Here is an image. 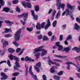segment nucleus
<instances>
[{
    "label": "nucleus",
    "instance_id": "obj_1",
    "mask_svg": "<svg viewBox=\"0 0 80 80\" xmlns=\"http://www.w3.org/2000/svg\"><path fill=\"white\" fill-rule=\"evenodd\" d=\"M8 57L11 60H13V59L16 60V62L15 63V65L14 66V68L15 70H18V68H20V65L18 63L19 62V59L15 56H13L12 54H10L8 56Z\"/></svg>",
    "mask_w": 80,
    "mask_h": 80
},
{
    "label": "nucleus",
    "instance_id": "obj_2",
    "mask_svg": "<svg viewBox=\"0 0 80 80\" xmlns=\"http://www.w3.org/2000/svg\"><path fill=\"white\" fill-rule=\"evenodd\" d=\"M67 7L68 8H66L65 11L66 16L70 15L71 14H72V12H73L75 10V6H71V5L69 3L67 4Z\"/></svg>",
    "mask_w": 80,
    "mask_h": 80
},
{
    "label": "nucleus",
    "instance_id": "obj_3",
    "mask_svg": "<svg viewBox=\"0 0 80 80\" xmlns=\"http://www.w3.org/2000/svg\"><path fill=\"white\" fill-rule=\"evenodd\" d=\"M43 47L42 46H40L37 48L35 49L34 50V53H35L37 52H42L41 53V56L43 57L44 55H45L47 53V51L43 49Z\"/></svg>",
    "mask_w": 80,
    "mask_h": 80
},
{
    "label": "nucleus",
    "instance_id": "obj_4",
    "mask_svg": "<svg viewBox=\"0 0 80 80\" xmlns=\"http://www.w3.org/2000/svg\"><path fill=\"white\" fill-rule=\"evenodd\" d=\"M28 15V12H26V13H23L21 15H18V18H22L23 17V20L24 22H23V21L22 20H21L20 21V22H21L23 25H25V24L26 23L25 21H26V20H27V19Z\"/></svg>",
    "mask_w": 80,
    "mask_h": 80
},
{
    "label": "nucleus",
    "instance_id": "obj_5",
    "mask_svg": "<svg viewBox=\"0 0 80 80\" xmlns=\"http://www.w3.org/2000/svg\"><path fill=\"white\" fill-rule=\"evenodd\" d=\"M24 28H25V27H22V28H20L17 31V32L15 34V41H18L20 40V37L22 30V29H24Z\"/></svg>",
    "mask_w": 80,
    "mask_h": 80
},
{
    "label": "nucleus",
    "instance_id": "obj_6",
    "mask_svg": "<svg viewBox=\"0 0 80 80\" xmlns=\"http://www.w3.org/2000/svg\"><path fill=\"white\" fill-rule=\"evenodd\" d=\"M21 4H22L24 8H27V7H28V8H32L31 4L30 3L27 2H22Z\"/></svg>",
    "mask_w": 80,
    "mask_h": 80
},
{
    "label": "nucleus",
    "instance_id": "obj_7",
    "mask_svg": "<svg viewBox=\"0 0 80 80\" xmlns=\"http://www.w3.org/2000/svg\"><path fill=\"white\" fill-rule=\"evenodd\" d=\"M45 25V22H43L41 24L40 27V23L38 22L37 25L36 26V28L37 30H40L41 28H44Z\"/></svg>",
    "mask_w": 80,
    "mask_h": 80
},
{
    "label": "nucleus",
    "instance_id": "obj_8",
    "mask_svg": "<svg viewBox=\"0 0 80 80\" xmlns=\"http://www.w3.org/2000/svg\"><path fill=\"white\" fill-rule=\"evenodd\" d=\"M66 63V64H67L68 65V66L67 67V69H68V70H70V64H72L73 65L76 67H77L76 65L75 64L73 63H72V62H71L70 61Z\"/></svg>",
    "mask_w": 80,
    "mask_h": 80
},
{
    "label": "nucleus",
    "instance_id": "obj_9",
    "mask_svg": "<svg viewBox=\"0 0 80 80\" xmlns=\"http://www.w3.org/2000/svg\"><path fill=\"white\" fill-rule=\"evenodd\" d=\"M50 25H51L50 21V19H48L47 21V24L45 27V30H47V29L48 28V27H50Z\"/></svg>",
    "mask_w": 80,
    "mask_h": 80
},
{
    "label": "nucleus",
    "instance_id": "obj_10",
    "mask_svg": "<svg viewBox=\"0 0 80 80\" xmlns=\"http://www.w3.org/2000/svg\"><path fill=\"white\" fill-rule=\"evenodd\" d=\"M1 75L2 77H3L1 78V80H5V79L7 78V76L3 72H2Z\"/></svg>",
    "mask_w": 80,
    "mask_h": 80
},
{
    "label": "nucleus",
    "instance_id": "obj_11",
    "mask_svg": "<svg viewBox=\"0 0 80 80\" xmlns=\"http://www.w3.org/2000/svg\"><path fill=\"white\" fill-rule=\"evenodd\" d=\"M74 28L78 32L80 31V27L77 23H75L74 26Z\"/></svg>",
    "mask_w": 80,
    "mask_h": 80
},
{
    "label": "nucleus",
    "instance_id": "obj_12",
    "mask_svg": "<svg viewBox=\"0 0 80 80\" xmlns=\"http://www.w3.org/2000/svg\"><path fill=\"white\" fill-rule=\"evenodd\" d=\"M10 10V9L8 7H5L2 10V12H5L7 13H8Z\"/></svg>",
    "mask_w": 80,
    "mask_h": 80
},
{
    "label": "nucleus",
    "instance_id": "obj_13",
    "mask_svg": "<svg viewBox=\"0 0 80 80\" xmlns=\"http://www.w3.org/2000/svg\"><path fill=\"white\" fill-rule=\"evenodd\" d=\"M72 50H75L76 51L77 53H80V46L79 47V48H77V47H74Z\"/></svg>",
    "mask_w": 80,
    "mask_h": 80
},
{
    "label": "nucleus",
    "instance_id": "obj_14",
    "mask_svg": "<svg viewBox=\"0 0 80 80\" xmlns=\"http://www.w3.org/2000/svg\"><path fill=\"white\" fill-rule=\"evenodd\" d=\"M3 0H0V9L2 8V6L3 7L5 5V2Z\"/></svg>",
    "mask_w": 80,
    "mask_h": 80
},
{
    "label": "nucleus",
    "instance_id": "obj_15",
    "mask_svg": "<svg viewBox=\"0 0 80 80\" xmlns=\"http://www.w3.org/2000/svg\"><path fill=\"white\" fill-rule=\"evenodd\" d=\"M34 8L36 12H38L39 11V10L40 9V7H39V5H38L35 6H34Z\"/></svg>",
    "mask_w": 80,
    "mask_h": 80
},
{
    "label": "nucleus",
    "instance_id": "obj_16",
    "mask_svg": "<svg viewBox=\"0 0 80 80\" xmlns=\"http://www.w3.org/2000/svg\"><path fill=\"white\" fill-rule=\"evenodd\" d=\"M7 45H8V42L5 41L3 42V48H5V47H7Z\"/></svg>",
    "mask_w": 80,
    "mask_h": 80
},
{
    "label": "nucleus",
    "instance_id": "obj_17",
    "mask_svg": "<svg viewBox=\"0 0 80 80\" xmlns=\"http://www.w3.org/2000/svg\"><path fill=\"white\" fill-rule=\"evenodd\" d=\"M62 52H68L70 51V48L69 47H67L64 48L63 50H62Z\"/></svg>",
    "mask_w": 80,
    "mask_h": 80
},
{
    "label": "nucleus",
    "instance_id": "obj_18",
    "mask_svg": "<svg viewBox=\"0 0 80 80\" xmlns=\"http://www.w3.org/2000/svg\"><path fill=\"white\" fill-rule=\"evenodd\" d=\"M8 51L10 53H13L15 52V50L11 48H9L8 49Z\"/></svg>",
    "mask_w": 80,
    "mask_h": 80
},
{
    "label": "nucleus",
    "instance_id": "obj_19",
    "mask_svg": "<svg viewBox=\"0 0 80 80\" xmlns=\"http://www.w3.org/2000/svg\"><path fill=\"white\" fill-rule=\"evenodd\" d=\"M57 13L56 10H54L52 14V16L51 17V20H53L54 19V17H55V15Z\"/></svg>",
    "mask_w": 80,
    "mask_h": 80
},
{
    "label": "nucleus",
    "instance_id": "obj_20",
    "mask_svg": "<svg viewBox=\"0 0 80 80\" xmlns=\"http://www.w3.org/2000/svg\"><path fill=\"white\" fill-rule=\"evenodd\" d=\"M55 57H58V58H67V56H61L60 55H55Z\"/></svg>",
    "mask_w": 80,
    "mask_h": 80
},
{
    "label": "nucleus",
    "instance_id": "obj_21",
    "mask_svg": "<svg viewBox=\"0 0 80 80\" xmlns=\"http://www.w3.org/2000/svg\"><path fill=\"white\" fill-rule=\"evenodd\" d=\"M49 39H48V38L46 36L44 35L43 37V40L44 42L45 41H48V40H49Z\"/></svg>",
    "mask_w": 80,
    "mask_h": 80
},
{
    "label": "nucleus",
    "instance_id": "obj_22",
    "mask_svg": "<svg viewBox=\"0 0 80 80\" xmlns=\"http://www.w3.org/2000/svg\"><path fill=\"white\" fill-rule=\"evenodd\" d=\"M72 39V35L70 34L69 35L68 37L66 38V40L67 41H68V40H71V39Z\"/></svg>",
    "mask_w": 80,
    "mask_h": 80
},
{
    "label": "nucleus",
    "instance_id": "obj_23",
    "mask_svg": "<svg viewBox=\"0 0 80 80\" xmlns=\"http://www.w3.org/2000/svg\"><path fill=\"white\" fill-rule=\"evenodd\" d=\"M50 72L52 73H54L55 72V68H54L53 66H52V68H51Z\"/></svg>",
    "mask_w": 80,
    "mask_h": 80
},
{
    "label": "nucleus",
    "instance_id": "obj_24",
    "mask_svg": "<svg viewBox=\"0 0 80 80\" xmlns=\"http://www.w3.org/2000/svg\"><path fill=\"white\" fill-rule=\"evenodd\" d=\"M53 77L55 80H60V77L59 76H58L55 75Z\"/></svg>",
    "mask_w": 80,
    "mask_h": 80
},
{
    "label": "nucleus",
    "instance_id": "obj_25",
    "mask_svg": "<svg viewBox=\"0 0 80 80\" xmlns=\"http://www.w3.org/2000/svg\"><path fill=\"white\" fill-rule=\"evenodd\" d=\"M32 16L33 19H34V20H38V15H34V16Z\"/></svg>",
    "mask_w": 80,
    "mask_h": 80
},
{
    "label": "nucleus",
    "instance_id": "obj_26",
    "mask_svg": "<svg viewBox=\"0 0 80 80\" xmlns=\"http://www.w3.org/2000/svg\"><path fill=\"white\" fill-rule=\"evenodd\" d=\"M63 74V71L61 70L58 73V75H62Z\"/></svg>",
    "mask_w": 80,
    "mask_h": 80
},
{
    "label": "nucleus",
    "instance_id": "obj_27",
    "mask_svg": "<svg viewBox=\"0 0 80 80\" xmlns=\"http://www.w3.org/2000/svg\"><path fill=\"white\" fill-rule=\"evenodd\" d=\"M57 23V21L56 20L53 22L52 23V25L53 27H55Z\"/></svg>",
    "mask_w": 80,
    "mask_h": 80
},
{
    "label": "nucleus",
    "instance_id": "obj_28",
    "mask_svg": "<svg viewBox=\"0 0 80 80\" xmlns=\"http://www.w3.org/2000/svg\"><path fill=\"white\" fill-rule=\"evenodd\" d=\"M35 70L37 71V72L39 73L40 72V69L39 68H38L36 66L34 67Z\"/></svg>",
    "mask_w": 80,
    "mask_h": 80
},
{
    "label": "nucleus",
    "instance_id": "obj_29",
    "mask_svg": "<svg viewBox=\"0 0 80 80\" xmlns=\"http://www.w3.org/2000/svg\"><path fill=\"white\" fill-rule=\"evenodd\" d=\"M48 64L50 66H51V63L52 64V65H53V62L52 61L49 60L48 61Z\"/></svg>",
    "mask_w": 80,
    "mask_h": 80
},
{
    "label": "nucleus",
    "instance_id": "obj_30",
    "mask_svg": "<svg viewBox=\"0 0 80 80\" xmlns=\"http://www.w3.org/2000/svg\"><path fill=\"white\" fill-rule=\"evenodd\" d=\"M16 12H18V13L20 12V9L19 8V7H18V6H17L16 7Z\"/></svg>",
    "mask_w": 80,
    "mask_h": 80
},
{
    "label": "nucleus",
    "instance_id": "obj_31",
    "mask_svg": "<svg viewBox=\"0 0 80 80\" xmlns=\"http://www.w3.org/2000/svg\"><path fill=\"white\" fill-rule=\"evenodd\" d=\"M26 30H27V31H28V32H32V31L33 30V28H26Z\"/></svg>",
    "mask_w": 80,
    "mask_h": 80
},
{
    "label": "nucleus",
    "instance_id": "obj_32",
    "mask_svg": "<svg viewBox=\"0 0 80 80\" xmlns=\"http://www.w3.org/2000/svg\"><path fill=\"white\" fill-rule=\"evenodd\" d=\"M5 22L6 23H8V24H13V22H11L9 21H5Z\"/></svg>",
    "mask_w": 80,
    "mask_h": 80
},
{
    "label": "nucleus",
    "instance_id": "obj_33",
    "mask_svg": "<svg viewBox=\"0 0 80 80\" xmlns=\"http://www.w3.org/2000/svg\"><path fill=\"white\" fill-rule=\"evenodd\" d=\"M18 3V1L17 0H14L12 2L13 4H17Z\"/></svg>",
    "mask_w": 80,
    "mask_h": 80
},
{
    "label": "nucleus",
    "instance_id": "obj_34",
    "mask_svg": "<svg viewBox=\"0 0 80 80\" xmlns=\"http://www.w3.org/2000/svg\"><path fill=\"white\" fill-rule=\"evenodd\" d=\"M61 13L60 11L59 10L57 14L56 17H59L60 16Z\"/></svg>",
    "mask_w": 80,
    "mask_h": 80
},
{
    "label": "nucleus",
    "instance_id": "obj_35",
    "mask_svg": "<svg viewBox=\"0 0 80 80\" xmlns=\"http://www.w3.org/2000/svg\"><path fill=\"white\" fill-rule=\"evenodd\" d=\"M12 35H11L10 34H5V35H4V37H7V38H8V37H12Z\"/></svg>",
    "mask_w": 80,
    "mask_h": 80
},
{
    "label": "nucleus",
    "instance_id": "obj_36",
    "mask_svg": "<svg viewBox=\"0 0 80 80\" xmlns=\"http://www.w3.org/2000/svg\"><path fill=\"white\" fill-rule=\"evenodd\" d=\"M41 62H39L37 63L36 65L38 67H39V68H40V67H41Z\"/></svg>",
    "mask_w": 80,
    "mask_h": 80
},
{
    "label": "nucleus",
    "instance_id": "obj_37",
    "mask_svg": "<svg viewBox=\"0 0 80 80\" xmlns=\"http://www.w3.org/2000/svg\"><path fill=\"white\" fill-rule=\"evenodd\" d=\"M42 78L43 80H47V76H46V75L45 74H43L42 75Z\"/></svg>",
    "mask_w": 80,
    "mask_h": 80
},
{
    "label": "nucleus",
    "instance_id": "obj_38",
    "mask_svg": "<svg viewBox=\"0 0 80 80\" xmlns=\"http://www.w3.org/2000/svg\"><path fill=\"white\" fill-rule=\"evenodd\" d=\"M30 58H29L28 57H25V61H26L27 62L28 61H29Z\"/></svg>",
    "mask_w": 80,
    "mask_h": 80
},
{
    "label": "nucleus",
    "instance_id": "obj_39",
    "mask_svg": "<svg viewBox=\"0 0 80 80\" xmlns=\"http://www.w3.org/2000/svg\"><path fill=\"white\" fill-rule=\"evenodd\" d=\"M19 74V72H14L13 73L12 75L13 76H18Z\"/></svg>",
    "mask_w": 80,
    "mask_h": 80
},
{
    "label": "nucleus",
    "instance_id": "obj_40",
    "mask_svg": "<svg viewBox=\"0 0 80 80\" xmlns=\"http://www.w3.org/2000/svg\"><path fill=\"white\" fill-rule=\"evenodd\" d=\"M58 47H59L58 50L59 51L62 50V49H63V46H62L60 45V46Z\"/></svg>",
    "mask_w": 80,
    "mask_h": 80
},
{
    "label": "nucleus",
    "instance_id": "obj_41",
    "mask_svg": "<svg viewBox=\"0 0 80 80\" xmlns=\"http://www.w3.org/2000/svg\"><path fill=\"white\" fill-rule=\"evenodd\" d=\"M53 34V33L51 31H49L48 32V36L50 37H51V36H52V35Z\"/></svg>",
    "mask_w": 80,
    "mask_h": 80
},
{
    "label": "nucleus",
    "instance_id": "obj_42",
    "mask_svg": "<svg viewBox=\"0 0 80 80\" xmlns=\"http://www.w3.org/2000/svg\"><path fill=\"white\" fill-rule=\"evenodd\" d=\"M10 31V30L9 29L7 28H5V32H6V33H8V32H9Z\"/></svg>",
    "mask_w": 80,
    "mask_h": 80
},
{
    "label": "nucleus",
    "instance_id": "obj_43",
    "mask_svg": "<svg viewBox=\"0 0 80 80\" xmlns=\"http://www.w3.org/2000/svg\"><path fill=\"white\" fill-rule=\"evenodd\" d=\"M42 37L43 36H42V34L39 35L38 37V39H39V40H41V39L42 38Z\"/></svg>",
    "mask_w": 80,
    "mask_h": 80
},
{
    "label": "nucleus",
    "instance_id": "obj_44",
    "mask_svg": "<svg viewBox=\"0 0 80 80\" xmlns=\"http://www.w3.org/2000/svg\"><path fill=\"white\" fill-rule=\"evenodd\" d=\"M61 7L62 9V10H64L65 8V4H61Z\"/></svg>",
    "mask_w": 80,
    "mask_h": 80
},
{
    "label": "nucleus",
    "instance_id": "obj_45",
    "mask_svg": "<svg viewBox=\"0 0 80 80\" xmlns=\"http://www.w3.org/2000/svg\"><path fill=\"white\" fill-rule=\"evenodd\" d=\"M30 11L31 12V14L32 16H33L35 15V12H34V10H31Z\"/></svg>",
    "mask_w": 80,
    "mask_h": 80
},
{
    "label": "nucleus",
    "instance_id": "obj_46",
    "mask_svg": "<svg viewBox=\"0 0 80 80\" xmlns=\"http://www.w3.org/2000/svg\"><path fill=\"white\" fill-rule=\"evenodd\" d=\"M7 63L9 67H11V64H10V61L9 60H7Z\"/></svg>",
    "mask_w": 80,
    "mask_h": 80
},
{
    "label": "nucleus",
    "instance_id": "obj_47",
    "mask_svg": "<svg viewBox=\"0 0 80 80\" xmlns=\"http://www.w3.org/2000/svg\"><path fill=\"white\" fill-rule=\"evenodd\" d=\"M59 40L60 41H62L63 40V36L62 35H60V36Z\"/></svg>",
    "mask_w": 80,
    "mask_h": 80
},
{
    "label": "nucleus",
    "instance_id": "obj_48",
    "mask_svg": "<svg viewBox=\"0 0 80 80\" xmlns=\"http://www.w3.org/2000/svg\"><path fill=\"white\" fill-rule=\"evenodd\" d=\"M53 65H54V64H55V65L57 66V67H59L60 66V64H59V63H57V62H53Z\"/></svg>",
    "mask_w": 80,
    "mask_h": 80
},
{
    "label": "nucleus",
    "instance_id": "obj_49",
    "mask_svg": "<svg viewBox=\"0 0 80 80\" xmlns=\"http://www.w3.org/2000/svg\"><path fill=\"white\" fill-rule=\"evenodd\" d=\"M76 70L78 72H80V66H78Z\"/></svg>",
    "mask_w": 80,
    "mask_h": 80
},
{
    "label": "nucleus",
    "instance_id": "obj_50",
    "mask_svg": "<svg viewBox=\"0 0 80 80\" xmlns=\"http://www.w3.org/2000/svg\"><path fill=\"white\" fill-rule=\"evenodd\" d=\"M20 50H21V48H17L16 50V52L18 53V52H19Z\"/></svg>",
    "mask_w": 80,
    "mask_h": 80
},
{
    "label": "nucleus",
    "instance_id": "obj_51",
    "mask_svg": "<svg viewBox=\"0 0 80 80\" xmlns=\"http://www.w3.org/2000/svg\"><path fill=\"white\" fill-rule=\"evenodd\" d=\"M56 45L57 47H59L60 46V42H57L56 43Z\"/></svg>",
    "mask_w": 80,
    "mask_h": 80
},
{
    "label": "nucleus",
    "instance_id": "obj_52",
    "mask_svg": "<svg viewBox=\"0 0 80 80\" xmlns=\"http://www.w3.org/2000/svg\"><path fill=\"white\" fill-rule=\"evenodd\" d=\"M54 61H56L57 62H62V60H59V59H53Z\"/></svg>",
    "mask_w": 80,
    "mask_h": 80
},
{
    "label": "nucleus",
    "instance_id": "obj_53",
    "mask_svg": "<svg viewBox=\"0 0 80 80\" xmlns=\"http://www.w3.org/2000/svg\"><path fill=\"white\" fill-rule=\"evenodd\" d=\"M29 62H35V60L33 59H32V58H30Z\"/></svg>",
    "mask_w": 80,
    "mask_h": 80
},
{
    "label": "nucleus",
    "instance_id": "obj_54",
    "mask_svg": "<svg viewBox=\"0 0 80 80\" xmlns=\"http://www.w3.org/2000/svg\"><path fill=\"white\" fill-rule=\"evenodd\" d=\"M61 1V0H57V6H58V5H59V3H60V2Z\"/></svg>",
    "mask_w": 80,
    "mask_h": 80
},
{
    "label": "nucleus",
    "instance_id": "obj_55",
    "mask_svg": "<svg viewBox=\"0 0 80 80\" xmlns=\"http://www.w3.org/2000/svg\"><path fill=\"white\" fill-rule=\"evenodd\" d=\"M66 27H67V25L66 24H64L62 26V27L63 29H65Z\"/></svg>",
    "mask_w": 80,
    "mask_h": 80
},
{
    "label": "nucleus",
    "instance_id": "obj_56",
    "mask_svg": "<svg viewBox=\"0 0 80 80\" xmlns=\"http://www.w3.org/2000/svg\"><path fill=\"white\" fill-rule=\"evenodd\" d=\"M2 23H3V21H0V28L2 27Z\"/></svg>",
    "mask_w": 80,
    "mask_h": 80
},
{
    "label": "nucleus",
    "instance_id": "obj_57",
    "mask_svg": "<svg viewBox=\"0 0 80 80\" xmlns=\"http://www.w3.org/2000/svg\"><path fill=\"white\" fill-rule=\"evenodd\" d=\"M54 38H55V36L53 35L51 38V41H53V40H54Z\"/></svg>",
    "mask_w": 80,
    "mask_h": 80
},
{
    "label": "nucleus",
    "instance_id": "obj_58",
    "mask_svg": "<svg viewBox=\"0 0 80 80\" xmlns=\"http://www.w3.org/2000/svg\"><path fill=\"white\" fill-rule=\"evenodd\" d=\"M52 9L50 8L48 12V14H50L52 12Z\"/></svg>",
    "mask_w": 80,
    "mask_h": 80
},
{
    "label": "nucleus",
    "instance_id": "obj_59",
    "mask_svg": "<svg viewBox=\"0 0 80 80\" xmlns=\"http://www.w3.org/2000/svg\"><path fill=\"white\" fill-rule=\"evenodd\" d=\"M29 73H30V75H31V76L32 77L34 75V74H33V72L32 71H31L30 72H29Z\"/></svg>",
    "mask_w": 80,
    "mask_h": 80
},
{
    "label": "nucleus",
    "instance_id": "obj_60",
    "mask_svg": "<svg viewBox=\"0 0 80 80\" xmlns=\"http://www.w3.org/2000/svg\"><path fill=\"white\" fill-rule=\"evenodd\" d=\"M6 62L7 61H2L0 62V65H1V64H2V63H6Z\"/></svg>",
    "mask_w": 80,
    "mask_h": 80
},
{
    "label": "nucleus",
    "instance_id": "obj_61",
    "mask_svg": "<svg viewBox=\"0 0 80 80\" xmlns=\"http://www.w3.org/2000/svg\"><path fill=\"white\" fill-rule=\"evenodd\" d=\"M35 57H38L40 56V53H36L35 54Z\"/></svg>",
    "mask_w": 80,
    "mask_h": 80
},
{
    "label": "nucleus",
    "instance_id": "obj_62",
    "mask_svg": "<svg viewBox=\"0 0 80 80\" xmlns=\"http://www.w3.org/2000/svg\"><path fill=\"white\" fill-rule=\"evenodd\" d=\"M32 77H33L34 79H35V80H37V76H36V75H34Z\"/></svg>",
    "mask_w": 80,
    "mask_h": 80
},
{
    "label": "nucleus",
    "instance_id": "obj_63",
    "mask_svg": "<svg viewBox=\"0 0 80 80\" xmlns=\"http://www.w3.org/2000/svg\"><path fill=\"white\" fill-rule=\"evenodd\" d=\"M80 56L75 58V60H80Z\"/></svg>",
    "mask_w": 80,
    "mask_h": 80
},
{
    "label": "nucleus",
    "instance_id": "obj_64",
    "mask_svg": "<svg viewBox=\"0 0 80 80\" xmlns=\"http://www.w3.org/2000/svg\"><path fill=\"white\" fill-rule=\"evenodd\" d=\"M76 75H77V76H78V78H80V74L79 73H76Z\"/></svg>",
    "mask_w": 80,
    "mask_h": 80
}]
</instances>
